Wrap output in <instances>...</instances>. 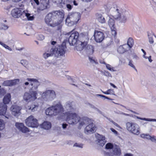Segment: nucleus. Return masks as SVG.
<instances>
[{
    "label": "nucleus",
    "mask_w": 156,
    "mask_h": 156,
    "mask_svg": "<svg viewBox=\"0 0 156 156\" xmlns=\"http://www.w3.org/2000/svg\"><path fill=\"white\" fill-rule=\"evenodd\" d=\"M56 97L55 92L53 90H48L43 92L42 94V98L46 101H51Z\"/></svg>",
    "instance_id": "12"
},
{
    "label": "nucleus",
    "mask_w": 156,
    "mask_h": 156,
    "mask_svg": "<svg viewBox=\"0 0 156 156\" xmlns=\"http://www.w3.org/2000/svg\"><path fill=\"white\" fill-rule=\"evenodd\" d=\"M89 58V59H90V61H91H91H93V62H94V59H92V58Z\"/></svg>",
    "instance_id": "63"
},
{
    "label": "nucleus",
    "mask_w": 156,
    "mask_h": 156,
    "mask_svg": "<svg viewBox=\"0 0 156 156\" xmlns=\"http://www.w3.org/2000/svg\"><path fill=\"white\" fill-rule=\"evenodd\" d=\"M5 127V125L4 121L0 119V130H3Z\"/></svg>",
    "instance_id": "35"
},
{
    "label": "nucleus",
    "mask_w": 156,
    "mask_h": 156,
    "mask_svg": "<svg viewBox=\"0 0 156 156\" xmlns=\"http://www.w3.org/2000/svg\"><path fill=\"white\" fill-rule=\"evenodd\" d=\"M136 118L137 119H141L142 120H144L145 121H156V119H147L146 118H142L140 117L136 116Z\"/></svg>",
    "instance_id": "32"
},
{
    "label": "nucleus",
    "mask_w": 156,
    "mask_h": 156,
    "mask_svg": "<svg viewBox=\"0 0 156 156\" xmlns=\"http://www.w3.org/2000/svg\"><path fill=\"white\" fill-rule=\"evenodd\" d=\"M29 84V83L28 82H26L25 83V84L26 85H27Z\"/></svg>",
    "instance_id": "64"
},
{
    "label": "nucleus",
    "mask_w": 156,
    "mask_h": 156,
    "mask_svg": "<svg viewBox=\"0 0 156 156\" xmlns=\"http://www.w3.org/2000/svg\"><path fill=\"white\" fill-rule=\"evenodd\" d=\"M27 80L30 82V85L31 86L30 88V90L33 91L37 89L40 85V82L37 80L30 78H27Z\"/></svg>",
    "instance_id": "16"
},
{
    "label": "nucleus",
    "mask_w": 156,
    "mask_h": 156,
    "mask_svg": "<svg viewBox=\"0 0 156 156\" xmlns=\"http://www.w3.org/2000/svg\"><path fill=\"white\" fill-rule=\"evenodd\" d=\"M37 93L36 91H31L26 92L23 96V99L26 102H29L33 101L37 99Z\"/></svg>",
    "instance_id": "11"
},
{
    "label": "nucleus",
    "mask_w": 156,
    "mask_h": 156,
    "mask_svg": "<svg viewBox=\"0 0 156 156\" xmlns=\"http://www.w3.org/2000/svg\"><path fill=\"white\" fill-rule=\"evenodd\" d=\"M16 127L21 132L23 133H27L29 132V129L25 126L22 123L16 122L15 123Z\"/></svg>",
    "instance_id": "18"
},
{
    "label": "nucleus",
    "mask_w": 156,
    "mask_h": 156,
    "mask_svg": "<svg viewBox=\"0 0 156 156\" xmlns=\"http://www.w3.org/2000/svg\"><path fill=\"white\" fill-rule=\"evenodd\" d=\"M66 107L69 108L70 109H73V105L72 102H67L66 104Z\"/></svg>",
    "instance_id": "39"
},
{
    "label": "nucleus",
    "mask_w": 156,
    "mask_h": 156,
    "mask_svg": "<svg viewBox=\"0 0 156 156\" xmlns=\"http://www.w3.org/2000/svg\"><path fill=\"white\" fill-rule=\"evenodd\" d=\"M51 12L52 15V19L54 21V23L51 26L54 27L60 24L64 18L65 14L64 11L57 10L52 11Z\"/></svg>",
    "instance_id": "4"
},
{
    "label": "nucleus",
    "mask_w": 156,
    "mask_h": 156,
    "mask_svg": "<svg viewBox=\"0 0 156 156\" xmlns=\"http://www.w3.org/2000/svg\"><path fill=\"white\" fill-rule=\"evenodd\" d=\"M127 45L124 44L120 46L117 48L118 52L120 54H123L127 51Z\"/></svg>",
    "instance_id": "23"
},
{
    "label": "nucleus",
    "mask_w": 156,
    "mask_h": 156,
    "mask_svg": "<svg viewBox=\"0 0 156 156\" xmlns=\"http://www.w3.org/2000/svg\"><path fill=\"white\" fill-rule=\"evenodd\" d=\"M23 9L20 8H16L13 9L11 12V15L15 18H22Z\"/></svg>",
    "instance_id": "15"
},
{
    "label": "nucleus",
    "mask_w": 156,
    "mask_h": 156,
    "mask_svg": "<svg viewBox=\"0 0 156 156\" xmlns=\"http://www.w3.org/2000/svg\"><path fill=\"white\" fill-rule=\"evenodd\" d=\"M96 64H98V63L97 62V60H94V62Z\"/></svg>",
    "instance_id": "62"
},
{
    "label": "nucleus",
    "mask_w": 156,
    "mask_h": 156,
    "mask_svg": "<svg viewBox=\"0 0 156 156\" xmlns=\"http://www.w3.org/2000/svg\"><path fill=\"white\" fill-rule=\"evenodd\" d=\"M73 0V4L75 5H76V6L77 5H78V3L76 2L75 0Z\"/></svg>",
    "instance_id": "56"
},
{
    "label": "nucleus",
    "mask_w": 156,
    "mask_h": 156,
    "mask_svg": "<svg viewBox=\"0 0 156 156\" xmlns=\"http://www.w3.org/2000/svg\"><path fill=\"white\" fill-rule=\"evenodd\" d=\"M100 62L101 63V64H105V65L106 64V63L104 61H100Z\"/></svg>",
    "instance_id": "57"
},
{
    "label": "nucleus",
    "mask_w": 156,
    "mask_h": 156,
    "mask_svg": "<svg viewBox=\"0 0 156 156\" xmlns=\"http://www.w3.org/2000/svg\"><path fill=\"white\" fill-rule=\"evenodd\" d=\"M148 60L150 62H151L152 61L151 59V56H150L148 58Z\"/></svg>",
    "instance_id": "58"
},
{
    "label": "nucleus",
    "mask_w": 156,
    "mask_h": 156,
    "mask_svg": "<svg viewBox=\"0 0 156 156\" xmlns=\"http://www.w3.org/2000/svg\"><path fill=\"white\" fill-rule=\"evenodd\" d=\"M51 124L48 122H44L41 125V127L45 129H48L51 127Z\"/></svg>",
    "instance_id": "25"
},
{
    "label": "nucleus",
    "mask_w": 156,
    "mask_h": 156,
    "mask_svg": "<svg viewBox=\"0 0 156 156\" xmlns=\"http://www.w3.org/2000/svg\"><path fill=\"white\" fill-rule=\"evenodd\" d=\"M3 28H4L5 30L7 29L8 28V27L7 26L3 25Z\"/></svg>",
    "instance_id": "59"
},
{
    "label": "nucleus",
    "mask_w": 156,
    "mask_h": 156,
    "mask_svg": "<svg viewBox=\"0 0 156 156\" xmlns=\"http://www.w3.org/2000/svg\"><path fill=\"white\" fill-rule=\"evenodd\" d=\"M85 124H89L85 127L84 132L85 133L88 134L93 133L96 131V127L95 125L92 122V120L88 118H86L83 120L80 123V126H83Z\"/></svg>",
    "instance_id": "3"
},
{
    "label": "nucleus",
    "mask_w": 156,
    "mask_h": 156,
    "mask_svg": "<svg viewBox=\"0 0 156 156\" xmlns=\"http://www.w3.org/2000/svg\"><path fill=\"white\" fill-rule=\"evenodd\" d=\"M74 30L69 33L70 35L68 38V41L71 45L75 44L79 40V33L77 31L73 32Z\"/></svg>",
    "instance_id": "10"
},
{
    "label": "nucleus",
    "mask_w": 156,
    "mask_h": 156,
    "mask_svg": "<svg viewBox=\"0 0 156 156\" xmlns=\"http://www.w3.org/2000/svg\"><path fill=\"white\" fill-rule=\"evenodd\" d=\"M134 44V40L133 38L129 37L127 40V45L128 46L129 49L133 47Z\"/></svg>",
    "instance_id": "27"
},
{
    "label": "nucleus",
    "mask_w": 156,
    "mask_h": 156,
    "mask_svg": "<svg viewBox=\"0 0 156 156\" xmlns=\"http://www.w3.org/2000/svg\"><path fill=\"white\" fill-rule=\"evenodd\" d=\"M127 129L134 134L138 135L140 133V127L139 125L135 122H127L126 124Z\"/></svg>",
    "instance_id": "7"
},
{
    "label": "nucleus",
    "mask_w": 156,
    "mask_h": 156,
    "mask_svg": "<svg viewBox=\"0 0 156 156\" xmlns=\"http://www.w3.org/2000/svg\"><path fill=\"white\" fill-rule=\"evenodd\" d=\"M118 16L115 17V18L120 21L121 22H125L126 21V18L125 16H122L121 14L119 13L118 12Z\"/></svg>",
    "instance_id": "26"
},
{
    "label": "nucleus",
    "mask_w": 156,
    "mask_h": 156,
    "mask_svg": "<svg viewBox=\"0 0 156 156\" xmlns=\"http://www.w3.org/2000/svg\"><path fill=\"white\" fill-rule=\"evenodd\" d=\"M103 93L106 94H111L115 95V92L113 89H108L106 91H102Z\"/></svg>",
    "instance_id": "31"
},
{
    "label": "nucleus",
    "mask_w": 156,
    "mask_h": 156,
    "mask_svg": "<svg viewBox=\"0 0 156 156\" xmlns=\"http://www.w3.org/2000/svg\"><path fill=\"white\" fill-rule=\"evenodd\" d=\"M45 23L49 26L53 27L51 26V25L54 23V21L52 19V16L51 12L48 13L45 16Z\"/></svg>",
    "instance_id": "20"
},
{
    "label": "nucleus",
    "mask_w": 156,
    "mask_h": 156,
    "mask_svg": "<svg viewBox=\"0 0 156 156\" xmlns=\"http://www.w3.org/2000/svg\"><path fill=\"white\" fill-rule=\"evenodd\" d=\"M93 0H82L83 2H89L92 1Z\"/></svg>",
    "instance_id": "55"
},
{
    "label": "nucleus",
    "mask_w": 156,
    "mask_h": 156,
    "mask_svg": "<svg viewBox=\"0 0 156 156\" xmlns=\"http://www.w3.org/2000/svg\"><path fill=\"white\" fill-rule=\"evenodd\" d=\"M149 41L150 44H153L154 42V40L152 37H149Z\"/></svg>",
    "instance_id": "47"
},
{
    "label": "nucleus",
    "mask_w": 156,
    "mask_h": 156,
    "mask_svg": "<svg viewBox=\"0 0 156 156\" xmlns=\"http://www.w3.org/2000/svg\"><path fill=\"white\" fill-rule=\"evenodd\" d=\"M106 66L107 69L108 70L111 71H114L113 69L111 67V66L109 64H106Z\"/></svg>",
    "instance_id": "43"
},
{
    "label": "nucleus",
    "mask_w": 156,
    "mask_h": 156,
    "mask_svg": "<svg viewBox=\"0 0 156 156\" xmlns=\"http://www.w3.org/2000/svg\"><path fill=\"white\" fill-rule=\"evenodd\" d=\"M12 114L15 116H17L21 114L20 110L21 109V107L16 105H12L10 108Z\"/></svg>",
    "instance_id": "17"
},
{
    "label": "nucleus",
    "mask_w": 156,
    "mask_h": 156,
    "mask_svg": "<svg viewBox=\"0 0 156 156\" xmlns=\"http://www.w3.org/2000/svg\"><path fill=\"white\" fill-rule=\"evenodd\" d=\"M97 19L98 21L102 24L105 23L106 22L105 19L101 14H98Z\"/></svg>",
    "instance_id": "28"
},
{
    "label": "nucleus",
    "mask_w": 156,
    "mask_h": 156,
    "mask_svg": "<svg viewBox=\"0 0 156 156\" xmlns=\"http://www.w3.org/2000/svg\"><path fill=\"white\" fill-rule=\"evenodd\" d=\"M114 146L112 143H107L105 145V148L107 149H113Z\"/></svg>",
    "instance_id": "33"
},
{
    "label": "nucleus",
    "mask_w": 156,
    "mask_h": 156,
    "mask_svg": "<svg viewBox=\"0 0 156 156\" xmlns=\"http://www.w3.org/2000/svg\"><path fill=\"white\" fill-rule=\"evenodd\" d=\"M66 7L68 10H70L72 8V7L70 4H68L66 5Z\"/></svg>",
    "instance_id": "45"
},
{
    "label": "nucleus",
    "mask_w": 156,
    "mask_h": 156,
    "mask_svg": "<svg viewBox=\"0 0 156 156\" xmlns=\"http://www.w3.org/2000/svg\"><path fill=\"white\" fill-rule=\"evenodd\" d=\"M83 41H81V44L78 45H76V48L77 51H81L84 49L89 50V51L93 52L94 51V48L91 45L88 44L89 41V38L87 36L83 37Z\"/></svg>",
    "instance_id": "5"
},
{
    "label": "nucleus",
    "mask_w": 156,
    "mask_h": 156,
    "mask_svg": "<svg viewBox=\"0 0 156 156\" xmlns=\"http://www.w3.org/2000/svg\"><path fill=\"white\" fill-rule=\"evenodd\" d=\"M21 63L22 65L26 67L27 65L28 62L26 60H21Z\"/></svg>",
    "instance_id": "40"
},
{
    "label": "nucleus",
    "mask_w": 156,
    "mask_h": 156,
    "mask_svg": "<svg viewBox=\"0 0 156 156\" xmlns=\"http://www.w3.org/2000/svg\"><path fill=\"white\" fill-rule=\"evenodd\" d=\"M41 7L43 9H47L48 4L45 0H42L40 1Z\"/></svg>",
    "instance_id": "30"
},
{
    "label": "nucleus",
    "mask_w": 156,
    "mask_h": 156,
    "mask_svg": "<svg viewBox=\"0 0 156 156\" xmlns=\"http://www.w3.org/2000/svg\"><path fill=\"white\" fill-rule=\"evenodd\" d=\"M108 24L111 29H114L115 26V21L113 19L110 18L108 21Z\"/></svg>",
    "instance_id": "29"
},
{
    "label": "nucleus",
    "mask_w": 156,
    "mask_h": 156,
    "mask_svg": "<svg viewBox=\"0 0 156 156\" xmlns=\"http://www.w3.org/2000/svg\"><path fill=\"white\" fill-rule=\"evenodd\" d=\"M34 1L37 5H39L40 3L38 0H34Z\"/></svg>",
    "instance_id": "53"
},
{
    "label": "nucleus",
    "mask_w": 156,
    "mask_h": 156,
    "mask_svg": "<svg viewBox=\"0 0 156 156\" xmlns=\"http://www.w3.org/2000/svg\"><path fill=\"white\" fill-rule=\"evenodd\" d=\"M38 107V106L37 105H32L28 109L29 110H31L32 112H34L37 110Z\"/></svg>",
    "instance_id": "34"
},
{
    "label": "nucleus",
    "mask_w": 156,
    "mask_h": 156,
    "mask_svg": "<svg viewBox=\"0 0 156 156\" xmlns=\"http://www.w3.org/2000/svg\"><path fill=\"white\" fill-rule=\"evenodd\" d=\"M13 2H18L22 0H12Z\"/></svg>",
    "instance_id": "61"
},
{
    "label": "nucleus",
    "mask_w": 156,
    "mask_h": 156,
    "mask_svg": "<svg viewBox=\"0 0 156 156\" xmlns=\"http://www.w3.org/2000/svg\"><path fill=\"white\" fill-rule=\"evenodd\" d=\"M124 156H133V154L131 153H126L124 154Z\"/></svg>",
    "instance_id": "51"
},
{
    "label": "nucleus",
    "mask_w": 156,
    "mask_h": 156,
    "mask_svg": "<svg viewBox=\"0 0 156 156\" xmlns=\"http://www.w3.org/2000/svg\"><path fill=\"white\" fill-rule=\"evenodd\" d=\"M98 96H100L101 97H102V98H105V99H107L108 100H113V99H112V98H108L105 95H102V94H98Z\"/></svg>",
    "instance_id": "42"
},
{
    "label": "nucleus",
    "mask_w": 156,
    "mask_h": 156,
    "mask_svg": "<svg viewBox=\"0 0 156 156\" xmlns=\"http://www.w3.org/2000/svg\"><path fill=\"white\" fill-rule=\"evenodd\" d=\"M19 81V80L18 79L11 80H6L4 81L3 82L2 85L4 86H12L17 84Z\"/></svg>",
    "instance_id": "19"
},
{
    "label": "nucleus",
    "mask_w": 156,
    "mask_h": 156,
    "mask_svg": "<svg viewBox=\"0 0 156 156\" xmlns=\"http://www.w3.org/2000/svg\"><path fill=\"white\" fill-rule=\"evenodd\" d=\"M25 122L26 125L29 127H37L38 126L37 120L32 115L28 117Z\"/></svg>",
    "instance_id": "13"
},
{
    "label": "nucleus",
    "mask_w": 156,
    "mask_h": 156,
    "mask_svg": "<svg viewBox=\"0 0 156 156\" xmlns=\"http://www.w3.org/2000/svg\"><path fill=\"white\" fill-rule=\"evenodd\" d=\"M11 96L10 93L6 94L3 99L4 104L0 103V115H4L6 113L7 106L6 104H8L10 101Z\"/></svg>",
    "instance_id": "8"
},
{
    "label": "nucleus",
    "mask_w": 156,
    "mask_h": 156,
    "mask_svg": "<svg viewBox=\"0 0 156 156\" xmlns=\"http://www.w3.org/2000/svg\"><path fill=\"white\" fill-rule=\"evenodd\" d=\"M100 29L96 28L94 31V39L95 41L98 43L101 42L105 37L104 33L100 31Z\"/></svg>",
    "instance_id": "14"
},
{
    "label": "nucleus",
    "mask_w": 156,
    "mask_h": 156,
    "mask_svg": "<svg viewBox=\"0 0 156 156\" xmlns=\"http://www.w3.org/2000/svg\"><path fill=\"white\" fill-rule=\"evenodd\" d=\"M97 139L99 145L101 146H104L106 143L105 137L103 135L98 134Z\"/></svg>",
    "instance_id": "21"
},
{
    "label": "nucleus",
    "mask_w": 156,
    "mask_h": 156,
    "mask_svg": "<svg viewBox=\"0 0 156 156\" xmlns=\"http://www.w3.org/2000/svg\"><path fill=\"white\" fill-rule=\"evenodd\" d=\"M83 145L82 144H79L77 143H76L74 144V146H76L82 148Z\"/></svg>",
    "instance_id": "44"
},
{
    "label": "nucleus",
    "mask_w": 156,
    "mask_h": 156,
    "mask_svg": "<svg viewBox=\"0 0 156 156\" xmlns=\"http://www.w3.org/2000/svg\"><path fill=\"white\" fill-rule=\"evenodd\" d=\"M66 120L69 124H76L80 120V117L75 113L68 112L66 113Z\"/></svg>",
    "instance_id": "6"
},
{
    "label": "nucleus",
    "mask_w": 156,
    "mask_h": 156,
    "mask_svg": "<svg viewBox=\"0 0 156 156\" xmlns=\"http://www.w3.org/2000/svg\"><path fill=\"white\" fill-rule=\"evenodd\" d=\"M30 15V13H26L25 11L23 10L22 13V16H23V17L25 16L27 19Z\"/></svg>",
    "instance_id": "38"
},
{
    "label": "nucleus",
    "mask_w": 156,
    "mask_h": 156,
    "mask_svg": "<svg viewBox=\"0 0 156 156\" xmlns=\"http://www.w3.org/2000/svg\"><path fill=\"white\" fill-rule=\"evenodd\" d=\"M66 48V44L63 43L62 44L56 48L49 47L48 50L47 51L49 52L50 51V53H45L43 55V57L45 59L48 57L51 56L55 52L57 54L58 56H62L65 53V49Z\"/></svg>",
    "instance_id": "1"
},
{
    "label": "nucleus",
    "mask_w": 156,
    "mask_h": 156,
    "mask_svg": "<svg viewBox=\"0 0 156 156\" xmlns=\"http://www.w3.org/2000/svg\"><path fill=\"white\" fill-rule=\"evenodd\" d=\"M80 20L78 15L75 13L71 14L68 16L66 20V23L69 26L76 24Z\"/></svg>",
    "instance_id": "9"
},
{
    "label": "nucleus",
    "mask_w": 156,
    "mask_h": 156,
    "mask_svg": "<svg viewBox=\"0 0 156 156\" xmlns=\"http://www.w3.org/2000/svg\"><path fill=\"white\" fill-rule=\"evenodd\" d=\"M111 29V33L112 35L115 37L117 35L116 29L115 27H114V29Z\"/></svg>",
    "instance_id": "36"
},
{
    "label": "nucleus",
    "mask_w": 156,
    "mask_h": 156,
    "mask_svg": "<svg viewBox=\"0 0 156 156\" xmlns=\"http://www.w3.org/2000/svg\"><path fill=\"white\" fill-rule=\"evenodd\" d=\"M1 45H2V46H3L6 49H8V50H9L10 51H11L12 50V49L11 48L9 47L8 45H6V44H5L2 42L1 44Z\"/></svg>",
    "instance_id": "37"
},
{
    "label": "nucleus",
    "mask_w": 156,
    "mask_h": 156,
    "mask_svg": "<svg viewBox=\"0 0 156 156\" xmlns=\"http://www.w3.org/2000/svg\"><path fill=\"white\" fill-rule=\"evenodd\" d=\"M128 65L130 66L131 67L133 68L135 70H136V68L135 67V66L133 65V61L130 60L129 62Z\"/></svg>",
    "instance_id": "41"
},
{
    "label": "nucleus",
    "mask_w": 156,
    "mask_h": 156,
    "mask_svg": "<svg viewBox=\"0 0 156 156\" xmlns=\"http://www.w3.org/2000/svg\"><path fill=\"white\" fill-rule=\"evenodd\" d=\"M110 85H111V86H112L114 88H117V87L114 85V84H113L112 83H110Z\"/></svg>",
    "instance_id": "54"
},
{
    "label": "nucleus",
    "mask_w": 156,
    "mask_h": 156,
    "mask_svg": "<svg viewBox=\"0 0 156 156\" xmlns=\"http://www.w3.org/2000/svg\"><path fill=\"white\" fill-rule=\"evenodd\" d=\"M112 122L113 123V124L114 125H115L116 127H119V128L120 127V126L117 123H116L114 122L113 121H112Z\"/></svg>",
    "instance_id": "48"
},
{
    "label": "nucleus",
    "mask_w": 156,
    "mask_h": 156,
    "mask_svg": "<svg viewBox=\"0 0 156 156\" xmlns=\"http://www.w3.org/2000/svg\"><path fill=\"white\" fill-rule=\"evenodd\" d=\"M63 111V108L60 102H59L55 105L47 108L45 110L47 115L50 116L56 115Z\"/></svg>",
    "instance_id": "2"
},
{
    "label": "nucleus",
    "mask_w": 156,
    "mask_h": 156,
    "mask_svg": "<svg viewBox=\"0 0 156 156\" xmlns=\"http://www.w3.org/2000/svg\"><path fill=\"white\" fill-rule=\"evenodd\" d=\"M56 43V42L55 41H52L51 42V44L53 45H55Z\"/></svg>",
    "instance_id": "60"
},
{
    "label": "nucleus",
    "mask_w": 156,
    "mask_h": 156,
    "mask_svg": "<svg viewBox=\"0 0 156 156\" xmlns=\"http://www.w3.org/2000/svg\"><path fill=\"white\" fill-rule=\"evenodd\" d=\"M141 136L143 138L149 139L152 141L156 143V137L154 136H151L149 134H143L141 135Z\"/></svg>",
    "instance_id": "24"
},
{
    "label": "nucleus",
    "mask_w": 156,
    "mask_h": 156,
    "mask_svg": "<svg viewBox=\"0 0 156 156\" xmlns=\"http://www.w3.org/2000/svg\"><path fill=\"white\" fill-rule=\"evenodd\" d=\"M34 18L33 16H29L27 19L29 20H33Z\"/></svg>",
    "instance_id": "50"
},
{
    "label": "nucleus",
    "mask_w": 156,
    "mask_h": 156,
    "mask_svg": "<svg viewBox=\"0 0 156 156\" xmlns=\"http://www.w3.org/2000/svg\"><path fill=\"white\" fill-rule=\"evenodd\" d=\"M113 154L115 156H119L121 154V151L119 146L115 145L113 149Z\"/></svg>",
    "instance_id": "22"
},
{
    "label": "nucleus",
    "mask_w": 156,
    "mask_h": 156,
    "mask_svg": "<svg viewBox=\"0 0 156 156\" xmlns=\"http://www.w3.org/2000/svg\"><path fill=\"white\" fill-rule=\"evenodd\" d=\"M110 130L112 131V132H113V133H114V134H118V132L117 131H116V130H115V129H114L113 128H110Z\"/></svg>",
    "instance_id": "46"
},
{
    "label": "nucleus",
    "mask_w": 156,
    "mask_h": 156,
    "mask_svg": "<svg viewBox=\"0 0 156 156\" xmlns=\"http://www.w3.org/2000/svg\"><path fill=\"white\" fill-rule=\"evenodd\" d=\"M67 125H68L66 123H65V124L63 123L62 124V128H63V129L66 128V127L67 126Z\"/></svg>",
    "instance_id": "52"
},
{
    "label": "nucleus",
    "mask_w": 156,
    "mask_h": 156,
    "mask_svg": "<svg viewBox=\"0 0 156 156\" xmlns=\"http://www.w3.org/2000/svg\"><path fill=\"white\" fill-rule=\"evenodd\" d=\"M141 51H142V52H143L144 54V57L146 58H148L147 57H146L145 56V55H146V52L143 49H141Z\"/></svg>",
    "instance_id": "49"
}]
</instances>
